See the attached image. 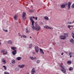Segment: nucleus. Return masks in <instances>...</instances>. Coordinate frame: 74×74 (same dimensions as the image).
I'll return each instance as SVG.
<instances>
[{
	"mask_svg": "<svg viewBox=\"0 0 74 74\" xmlns=\"http://www.w3.org/2000/svg\"><path fill=\"white\" fill-rule=\"evenodd\" d=\"M30 20L32 23V25L33 26V27H32L33 29H35L37 31H38L40 30L41 28L40 27V26L36 24H35V26H34V21L33 20V17H31L30 18Z\"/></svg>",
	"mask_w": 74,
	"mask_h": 74,
	"instance_id": "nucleus-1",
	"label": "nucleus"
},
{
	"mask_svg": "<svg viewBox=\"0 0 74 74\" xmlns=\"http://www.w3.org/2000/svg\"><path fill=\"white\" fill-rule=\"evenodd\" d=\"M67 3H66L65 4L64 3V4H62L60 5V7L61 8H64L65 7H67Z\"/></svg>",
	"mask_w": 74,
	"mask_h": 74,
	"instance_id": "nucleus-2",
	"label": "nucleus"
},
{
	"mask_svg": "<svg viewBox=\"0 0 74 74\" xmlns=\"http://www.w3.org/2000/svg\"><path fill=\"white\" fill-rule=\"evenodd\" d=\"M1 53H3L4 55H7L8 53L7 51L5 50H1Z\"/></svg>",
	"mask_w": 74,
	"mask_h": 74,
	"instance_id": "nucleus-3",
	"label": "nucleus"
},
{
	"mask_svg": "<svg viewBox=\"0 0 74 74\" xmlns=\"http://www.w3.org/2000/svg\"><path fill=\"white\" fill-rule=\"evenodd\" d=\"M26 13L25 12H23V15H22V18L23 19V20H25V19H26Z\"/></svg>",
	"mask_w": 74,
	"mask_h": 74,
	"instance_id": "nucleus-4",
	"label": "nucleus"
},
{
	"mask_svg": "<svg viewBox=\"0 0 74 74\" xmlns=\"http://www.w3.org/2000/svg\"><path fill=\"white\" fill-rule=\"evenodd\" d=\"M60 38L61 40H65L66 38V37L65 36L61 35L60 36Z\"/></svg>",
	"mask_w": 74,
	"mask_h": 74,
	"instance_id": "nucleus-5",
	"label": "nucleus"
},
{
	"mask_svg": "<svg viewBox=\"0 0 74 74\" xmlns=\"http://www.w3.org/2000/svg\"><path fill=\"white\" fill-rule=\"evenodd\" d=\"M35 52L36 53H38V51H39V48L37 46H36L35 47Z\"/></svg>",
	"mask_w": 74,
	"mask_h": 74,
	"instance_id": "nucleus-6",
	"label": "nucleus"
},
{
	"mask_svg": "<svg viewBox=\"0 0 74 74\" xmlns=\"http://www.w3.org/2000/svg\"><path fill=\"white\" fill-rule=\"evenodd\" d=\"M34 73H36V71H35V69L33 68L31 71V74H34Z\"/></svg>",
	"mask_w": 74,
	"mask_h": 74,
	"instance_id": "nucleus-7",
	"label": "nucleus"
},
{
	"mask_svg": "<svg viewBox=\"0 0 74 74\" xmlns=\"http://www.w3.org/2000/svg\"><path fill=\"white\" fill-rule=\"evenodd\" d=\"M16 50H14V51H12V53L13 55H15L16 54Z\"/></svg>",
	"mask_w": 74,
	"mask_h": 74,
	"instance_id": "nucleus-8",
	"label": "nucleus"
},
{
	"mask_svg": "<svg viewBox=\"0 0 74 74\" xmlns=\"http://www.w3.org/2000/svg\"><path fill=\"white\" fill-rule=\"evenodd\" d=\"M61 71L64 74H66V70L65 69H61Z\"/></svg>",
	"mask_w": 74,
	"mask_h": 74,
	"instance_id": "nucleus-9",
	"label": "nucleus"
},
{
	"mask_svg": "<svg viewBox=\"0 0 74 74\" xmlns=\"http://www.w3.org/2000/svg\"><path fill=\"white\" fill-rule=\"evenodd\" d=\"M25 32L26 33H30V31L28 29V28L26 27V28Z\"/></svg>",
	"mask_w": 74,
	"mask_h": 74,
	"instance_id": "nucleus-10",
	"label": "nucleus"
},
{
	"mask_svg": "<svg viewBox=\"0 0 74 74\" xmlns=\"http://www.w3.org/2000/svg\"><path fill=\"white\" fill-rule=\"evenodd\" d=\"M25 66V65H18V67H19V68L20 69H22V68H23Z\"/></svg>",
	"mask_w": 74,
	"mask_h": 74,
	"instance_id": "nucleus-11",
	"label": "nucleus"
},
{
	"mask_svg": "<svg viewBox=\"0 0 74 74\" xmlns=\"http://www.w3.org/2000/svg\"><path fill=\"white\" fill-rule=\"evenodd\" d=\"M40 51L41 54H43V55H44V51H43V50H42V49H40Z\"/></svg>",
	"mask_w": 74,
	"mask_h": 74,
	"instance_id": "nucleus-12",
	"label": "nucleus"
},
{
	"mask_svg": "<svg viewBox=\"0 0 74 74\" xmlns=\"http://www.w3.org/2000/svg\"><path fill=\"white\" fill-rule=\"evenodd\" d=\"M60 66L61 68H62V70H63V69H64V66L62 65H60Z\"/></svg>",
	"mask_w": 74,
	"mask_h": 74,
	"instance_id": "nucleus-13",
	"label": "nucleus"
},
{
	"mask_svg": "<svg viewBox=\"0 0 74 74\" xmlns=\"http://www.w3.org/2000/svg\"><path fill=\"white\" fill-rule=\"evenodd\" d=\"M16 59L18 60H20L21 59H22V57H18L16 58Z\"/></svg>",
	"mask_w": 74,
	"mask_h": 74,
	"instance_id": "nucleus-14",
	"label": "nucleus"
},
{
	"mask_svg": "<svg viewBox=\"0 0 74 74\" xmlns=\"http://www.w3.org/2000/svg\"><path fill=\"white\" fill-rule=\"evenodd\" d=\"M71 2H69L68 3V8H70V6L71 5Z\"/></svg>",
	"mask_w": 74,
	"mask_h": 74,
	"instance_id": "nucleus-15",
	"label": "nucleus"
},
{
	"mask_svg": "<svg viewBox=\"0 0 74 74\" xmlns=\"http://www.w3.org/2000/svg\"><path fill=\"white\" fill-rule=\"evenodd\" d=\"M12 49V50H14V51H16V50H15L16 49V47H11Z\"/></svg>",
	"mask_w": 74,
	"mask_h": 74,
	"instance_id": "nucleus-16",
	"label": "nucleus"
},
{
	"mask_svg": "<svg viewBox=\"0 0 74 74\" xmlns=\"http://www.w3.org/2000/svg\"><path fill=\"white\" fill-rule=\"evenodd\" d=\"M1 61L2 62H3L4 64L6 63V62H5V60H4V58H3L2 59Z\"/></svg>",
	"mask_w": 74,
	"mask_h": 74,
	"instance_id": "nucleus-17",
	"label": "nucleus"
},
{
	"mask_svg": "<svg viewBox=\"0 0 74 74\" xmlns=\"http://www.w3.org/2000/svg\"><path fill=\"white\" fill-rule=\"evenodd\" d=\"M44 28H45V29H49V27H48V26H44Z\"/></svg>",
	"mask_w": 74,
	"mask_h": 74,
	"instance_id": "nucleus-18",
	"label": "nucleus"
},
{
	"mask_svg": "<svg viewBox=\"0 0 74 74\" xmlns=\"http://www.w3.org/2000/svg\"><path fill=\"white\" fill-rule=\"evenodd\" d=\"M17 16H18L17 15H16V14L15 15L14 17V19L16 20V18H17Z\"/></svg>",
	"mask_w": 74,
	"mask_h": 74,
	"instance_id": "nucleus-19",
	"label": "nucleus"
},
{
	"mask_svg": "<svg viewBox=\"0 0 74 74\" xmlns=\"http://www.w3.org/2000/svg\"><path fill=\"white\" fill-rule=\"evenodd\" d=\"M44 18L45 19H46V20H48L49 19V18H48V17L47 16H45Z\"/></svg>",
	"mask_w": 74,
	"mask_h": 74,
	"instance_id": "nucleus-20",
	"label": "nucleus"
},
{
	"mask_svg": "<svg viewBox=\"0 0 74 74\" xmlns=\"http://www.w3.org/2000/svg\"><path fill=\"white\" fill-rule=\"evenodd\" d=\"M70 42H74V39H73V38H71L70 40Z\"/></svg>",
	"mask_w": 74,
	"mask_h": 74,
	"instance_id": "nucleus-21",
	"label": "nucleus"
},
{
	"mask_svg": "<svg viewBox=\"0 0 74 74\" xmlns=\"http://www.w3.org/2000/svg\"><path fill=\"white\" fill-rule=\"evenodd\" d=\"M64 34L65 35V36L66 37H69V35L68 34L64 33Z\"/></svg>",
	"mask_w": 74,
	"mask_h": 74,
	"instance_id": "nucleus-22",
	"label": "nucleus"
},
{
	"mask_svg": "<svg viewBox=\"0 0 74 74\" xmlns=\"http://www.w3.org/2000/svg\"><path fill=\"white\" fill-rule=\"evenodd\" d=\"M19 69V68H16L15 69V71H18Z\"/></svg>",
	"mask_w": 74,
	"mask_h": 74,
	"instance_id": "nucleus-23",
	"label": "nucleus"
},
{
	"mask_svg": "<svg viewBox=\"0 0 74 74\" xmlns=\"http://www.w3.org/2000/svg\"><path fill=\"white\" fill-rule=\"evenodd\" d=\"M32 47H33V44H30V45L29 46V48H32Z\"/></svg>",
	"mask_w": 74,
	"mask_h": 74,
	"instance_id": "nucleus-24",
	"label": "nucleus"
},
{
	"mask_svg": "<svg viewBox=\"0 0 74 74\" xmlns=\"http://www.w3.org/2000/svg\"><path fill=\"white\" fill-rule=\"evenodd\" d=\"M11 62L12 63H13L14 64H15V60H12Z\"/></svg>",
	"mask_w": 74,
	"mask_h": 74,
	"instance_id": "nucleus-25",
	"label": "nucleus"
},
{
	"mask_svg": "<svg viewBox=\"0 0 74 74\" xmlns=\"http://www.w3.org/2000/svg\"><path fill=\"white\" fill-rule=\"evenodd\" d=\"M8 42L9 44H12V42L10 40Z\"/></svg>",
	"mask_w": 74,
	"mask_h": 74,
	"instance_id": "nucleus-26",
	"label": "nucleus"
},
{
	"mask_svg": "<svg viewBox=\"0 0 74 74\" xmlns=\"http://www.w3.org/2000/svg\"><path fill=\"white\" fill-rule=\"evenodd\" d=\"M3 67L4 68V69L5 70H7V67H6V66H4V65L3 66Z\"/></svg>",
	"mask_w": 74,
	"mask_h": 74,
	"instance_id": "nucleus-27",
	"label": "nucleus"
},
{
	"mask_svg": "<svg viewBox=\"0 0 74 74\" xmlns=\"http://www.w3.org/2000/svg\"><path fill=\"white\" fill-rule=\"evenodd\" d=\"M73 67H71L69 68V71H71V70H73Z\"/></svg>",
	"mask_w": 74,
	"mask_h": 74,
	"instance_id": "nucleus-28",
	"label": "nucleus"
},
{
	"mask_svg": "<svg viewBox=\"0 0 74 74\" xmlns=\"http://www.w3.org/2000/svg\"><path fill=\"white\" fill-rule=\"evenodd\" d=\"M67 27L68 28H69V29L70 30H71V29H70V28L71 27V25H68Z\"/></svg>",
	"mask_w": 74,
	"mask_h": 74,
	"instance_id": "nucleus-29",
	"label": "nucleus"
},
{
	"mask_svg": "<svg viewBox=\"0 0 74 74\" xmlns=\"http://www.w3.org/2000/svg\"><path fill=\"white\" fill-rule=\"evenodd\" d=\"M67 63H68V64H71V61H69L67 62Z\"/></svg>",
	"mask_w": 74,
	"mask_h": 74,
	"instance_id": "nucleus-30",
	"label": "nucleus"
},
{
	"mask_svg": "<svg viewBox=\"0 0 74 74\" xmlns=\"http://www.w3.org/2000/svg\"><path fill=\"white\" fill-rule=\"evenodd\" d=\"M4 74H10V73H9L5 71L4 72Z\"/></svg>",
	"mask_w": 74,
	"mask_h": 74,
	"instance_id": "nucleus-31",
	"label": "nucleus"
},
{
	"mask_svg": "<svg viewBox=\"0 0 74 74\" xmlns=\"http://www.w3.org/2000/svg\"><path fill=\"white\" fill-rule=\"evenodd\" d=\"M30 58L31 59V60H34V59L33 57H30Z\"/></svg>",
	"mask_w": 74,
	"mask_h": 74,
	"instance_id": "nucleus-32",
	"label": "nucleus"
},
{
	"mask_svg": "<svg viewBox=\"0 0 74 74\" xmlns=\"http://www.w3.org/2000/svg\"><path fill=\"white\" fill-rule=\"evenodd\" d=\"M29 12L31 13H32V12H34V11L33 10H31L29 11Z\"/></svg>",
	"mask_w": 74,
	"mask_h": 74,
	"instance_id": "nucleus-33",
	"label": "nucleus"
},
{
	"mask_svg": "<svg viewBox=\"0 0 74 74\" xmlns=\"http://www.w3.org/2000/svg\"><path fill=\"white\" fill-rule=\"evenodd\" d=\"M40 60H38L36 61L37 63L38 64L39 63H40Z\"/></svg>",
	"mask_w": 74,
	"mask_h": 74,
	"instance_id": "nucleus-34",
	"label": "nucleus"
},
{
	"mask_svg": "<svg viewBox=\"0 0 74 74\" xmlns=\"http://www.w3.org/2000/svg\"><path fill=\"white\" fill-rule=\"evenodd\" d=\"M71 7L72 8H74V3L72 5Z\"/></svg>",
	"mask_w": 74,
	"mask_h": 74,
	"instance_id": "nucleus-35",
	"label": "nucleus"
},
{
	"mask_svg": "<svg viewBox=\"0 0 74 74\" xmlns=\"http://www.w3.org/2000/svg\"><path fill=\"white\" fill-rule=\"evenodd\" d=\"M22 37H24V38H26V35H23V36L22 35Z\"/></svg>",
	"mask_w": 74,
	"mask_h": 74,
	"instance_id": "nucleus-36",
	"label": "nucleus"
},
{
	"mask_svg": "<svg viewBox=\"0 0 74 74\" xmlns=\"http://www.w3.org/2000/svg\"><path fill=\"white\" fill-rule=\"evenodd\" d=\"M72 37L73 38H74V34L73 33L72 34Z\"/></svg>",
	"mask_w": 74,
	"mask_h": 74,
	"instance_id": "nucleus-37",
	"label": "nucleus"
},
{
	"mask_svg": "<svg viewBox=\"0 0 74 74\" xmlns=\"http://www.w3.org/2000/svg\"><path fill=\"white\" fill-rule=\"evenodd\" d=\"M40 25H43V23L41 21H40Z\"/></svg>",
	"mask_w": 74,
	"mask_h": 74,
	"instance_id": "nucleus-38",
	"label": "nucleus"
},
{
	"mask_svg": "<svg viewBox=\"0 0 74 74\" xmlns=\"http://www.w3.org/2000/svg\"><path fill=\"white\" fill-rule=\"evenodd\" d=\"M3 30L4 31V32H8V30H5V29H3Z\"/></svg>",
	"mask_w": 74,
	"mask_h": 74,
	"instance_id": "nucleus-39",
	"label": "nucleus"
},
{
	"mask_svg": "<svg viewBox=\"0 0 74 74\" xmlns=\"http://www.w3.org/2000/svg\"><path fill=\"white\" fill-rule=\"evenodd\" d=\"M32 17V19H33H33H35V17H34V16H33V17L31 16V17H30H30Z\"/></svg>",
	"mask_w": 74,
	"mask_h": 74,
	"instance_id": "nucleus-40",
	"label": "nucleus"
},
{
	"mask_svg": "<svg viewBox=\"0 0 74 74\" xmlns=\"http://www.w3.org/2000/svg\"><path fill=\"white\" fill-rule=\"evenodd\" d=\"M49 29H51V30H52L53 29V28L52 27H49Z\"/></svg>",
	"mask_w": 74,
	"mask_h": 74,
	"instance_id": "nucleus-41",
	"label": "nucleus"
},
{
	"mask_svg": "<svg viewBox=\"0 0 74 74\" xmlns=\"http://www.w3.org/2000/svg\"><path fill=\"white\" fill-rule=\"evenodd\" d=\"M32 53H33V54H34V55H36V52H35L34 51H33Z\"/></svg>",
	"mask_w": 74,
	"mask_h": 74,
	"instance_id": "nucleus-42",
	"label": "nucleus"
},
{
	"mask_svg": "<svg viewBox=\"0 0 74 74\" xmlns=\"http://www.w3.org/2000/svg\"><path fill=\"white\" fill-rule=\"evenodd\" d=\"M72 53L71 52H70L69 53V55H71L72 54Z\"/></svg>",
	"mask_w": 74,
	"mask_h": 74,
	"instance_id": "nucleus-43",
	"label": "nucleus"
},
{
	"mask_svg": "<svg viewBox=\"0 0 74 74\" xmlns=\"http://www.w3.org/2000/svg\"><path fill=\"white\" fill-rule=\"evenodd\" d=\"M68 23L69 24H71V22H68Z\"/></svg>",
	"mask_w": 74,
	"mask_h": 74,
	"instance_id": "nucleus-44",
	"label": "nucleus"
},
{
	"mask_svg": "<svg viewBox=\"0 0 74 74\" xmlns=\"http://www.w3.org/2000/svg\"><path fill=\"white\" fill-rule=\"evenodd\" d=\"M35 19L36 20H37V17H35Z\"/></svg>",
	"mask_w": 74,
	"mask_h": 74,
	"instance_id": "nucleus-45",
	"label": "nucleus"
},
{
	"mask_svg": "<svg viewBox=\"0 0 74 74\" xmlns=\"http://www.w3.org/2000/svg\"><path fill=\"white\" fill-rule=\"evenodd\" d=\"M64 52L65 53H66V54H67L68 53L66 51H65Z\"/></svg>",
	"mask_w": 74,
	"mask_h": 74,
	"instance_id": "nucleus-46",
	"label": "nucleus"
},
{
	"mask_svg": "<svg viewBox=\"0 0 74 74\" xmlns=\"http://www.w3.org/2000/svg\"><path fill=\"white\" fill-rule=\"evenodd\" d=\"M20 36H21V37H22V35H19Z\"/></svg>",
	"mask_w": 74,
	"mask_h": 74,
	"instance_id": "nucleus-47",
	"label": "nucleus"
},
{
	"mask_svg": "<svg viewBox=\"0 0 74 74\" xmlns=\"http://www.w3.org/2000/svg\"><path fill=\"white\" fill-rule=\"evenodd\" d=\"M34 59H35V60H36V57H35L34 58Z\"/></svg>",
	"mask_w": 74,
	"mask_h": 74,
	"instance_id": "nucleus-48",
	"label": "nucleus"
},
{
	"mask_svg": "<svg viewBox=\"0 0 74 74\" xmlns=\"http://www.w3.org/2000/svg\"><path fill=\"white\" fill-rule=\"evenodd\" d=\"M63 55V53H61V55Z\"/></svg>",
	"mask_w": 74,
	"mask_h": 74,
	"instance_id": "nucleus-49",
	"label": "nucleus"
},
{
	"mask_svg": "<svg viewBox=\"0 0 74 74\" xmlns=\"http://www.w3.org/2000/svg\"><path fill=\"white\" fill-rule=\"evenodd\" d=\"M71 27H73V26L71 25Z\"/></svg>",
	"mask_w": 74,
	"mask_h": 74,
	"instance_id": "nucleus-50",
	"label": "nucleus"
},
{
	"mask_svg": "<svg viewBox=\"0 0 74 74\" xmlns=\"http://www.w3.org/2000/svg\"><path fill=\"white\" fill-rule=\"evenodd\" d=\"M72 57V56H70V58H71Z\"/></svg>",
	"mask_w": 74,
	"mask_h": 74,
	"instance_id": "nucleus-51",
	"label": "nucleus"
},
{
	"mask_svg": "<svg viewBox=\"0 0 74 74\" xmlns=\"http://www.w3.org/2000/svg\"><path fill=\"white\" fill-rule=\"evenodd\" d=\"M74 22V20L72 22V23H73Z\"/></svg>",
	"mask_w": 74,
	"mask_h": 74,
	"instance_id": "nucleus-52",
	"label": "nucleus"
},
{
	"mask_svg": "<svg viewBox=\"0 0 74 74\" xmlns=\"http://www.w3.org/2000/svg\"><path fill=\"white\" fill-rule=\"evenodd\" d=\"M69 9H70V8H68V10H69Z\"/></svg>",
	"mask_w": 74,
	"mask_h": 74,
	"instance_id": "nucleus-53",
	"label": "nucleus"
},
{
	"mask_svg": "<svg viewBox=\"0 0 74 74\" xmlns=\"http://www.w3.org/2000/svg\"><path fill=\"white\" fill-rule=\"evenodd\" d=\"M49 49H51V48L50 47V48H49Z\"/></svg>",
	"mask_w": 74,
	"mask_h": 74,
	"instance_id": "nucleus-54",
	"label": "nucleus"
},
{
	"mask_svg": "<svg viewBox=\"0 0 74 74\" xmlns=\"http://www.w3.org/2000/svg\"><path fill=\"white\" fill-rule=\"evenodd\" d=\"M1 45V42H0V45Z\"/></svg>",
	"mask_w": 74,
	"mask_h": 74,
	"instance_id": "nucleus-55",
	"label": "nucleus"
},
{
	"mask_svg": "<svg viewBox=\"0 0 74 74\" xmlns=\"http://www.w3.org/2000/svg\"><path fill=\"white\" fill-rule=\"evenodd\" d=\"M30 38H32V37L31 36H30Z\"/></svg>",
	"mask_w": 74,
	"mask_h": 74,
	"instance_id": "nucleus-56",
	"label": "nucleus"
},
{
	"mask_svg": "<svg viewBox=\"0 0 74 74\" xmlns=\"http://www.w3.org/2000/svg\"><path fill=\"white\" fill-rule=\"evenodd\" d=\"M29 74V73H27V74Z\"/></svg>",
	"mask_w": 74,
	"mask_h": 74,
	"instance_id": "nucleus-57",
	"label": "nucleus"
},
{
	"mask_svg": "<svg viewBox=\"0 0 74 74\" xmlns=\"http://www.w3.org/2000/svg\"><path fill=\"white\" fill-rule=\"evenodd\" d=\"M1 41V40H0V42Z\"/></svg>",
	"mask_w": 74,
	"mask_h": 74,
	"instance_id": "nucleus-58",
	"label": "nucleus"
},
{
	"mask_svg": "<svg viewBox=\"0 0 74 74\" xmlns=\"http://www.w3.org/2000/svg\"><path fill=\"white\" fill-rule=\"evenodd\" d=\"M18 34H19V33H18Z\"/></svg>",
	"mask_w": 74,
	"mask_h": 74,
	"instance_id": "nucleus-59",
	"label": "nucleus"
},
{
	"mask_svg": "<svg viewBox=\"0 0 74 74\" xmlns=\"http://www.w3.org/2000/svg\"><path fill=\"white\" fill-rule=\"evenodd\" d=\"M73 54H74V53H73Z\"/></svg>",
	"mask_w": 74,
	"mask_h": 74,
	"instance_id": "nucleus-60",
	"label": "nucleus"
}]
</instances>
